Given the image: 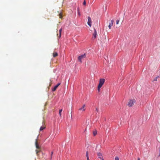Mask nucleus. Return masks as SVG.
<instances>
[{"label": "nucleus", "mask_w": 160, "mask_h": 160, "mask_svg": "<svg viewBox=\"0 0 160 160\" xmlns=\"http://www.w3.org/2000/svg\"><path fill=\"white\" fill-rule=\"evenodd\" d=\"M45 128L44 127H43L42 126H41L40 128V131H42V130L44 129Z\"/></svg>", "instance_id": "2eb2a0df"}, {"label": "nucleus", "mask_w": 160, "mask_h": 160, "mask_svg": "<svg viewBox=\"0 0 160 160\" xmlns=\"http://www.w3.org/2000/svg\"><path fill=\"white\" fill-rule=\"evenodd\" d=\"M113 20H112L111 21V23H110L109 26H108V28H109V29H110L111 28V26H112V24H113Z\"/></svg>", "instance_id": "9d476101"}, {"label": "nucleus", "mask_w": 160, "mask_h": 160, "mask_svg": "<svg viewBox=\"0 0 160 160\" xmlns=\"http://www.w3.org/2000/svg\"><path fill=\"white\" fill-rule=\"evenodd\" d=\"M38 137H38H37V138L35 139V145L36 148L37 149H39L40 148V147L37 142Z\"/></svg>", "instance_id": "20e7f679"}, {"label": "nucleus", "mask_w": 160, "mask_h": 160, "mask_svg": "<svg viewBox=\"0 0 160 160\" xmlns=\"http://www.w3.org/2000/svg\"><path fill=\"white\" fill-rule=\"evenodd\" d=\"M59 17H60V18H62V13H60Z\"/></svg>", "instance_id": "412c9836"}, {"label": "nucleus", "mask_w": 160, "mask_h": 160, "mask_svg": "<svg viewBox=\"0 0 160 160\" xmlns=\"http://www.w3.org/2000/svg\"><path fill=\"white\" fill-rule=\"evenodd\" d=\"M119 21V20H117L116 22V23L117 24H118Z\"/></svg>", "instance_id": "5701e85b"}, {"label": "nucleus", "mask_w": 160, "mask_h": 160, "mask_svg": "<svg viewBox=\"0 0 160 160\" xmlns=\"http://www.w3.org/2000/svg\"><path fill=\"white\" fill-rule=\"evenodd\" d=\"M97 156L98 158H100L102 160H104L103 158L102 154L100 152H98L97 153Z\"/></svg>", "instance_id": "39448f33"}, {"label": "nucleus", "mask_w": 160, "mask_h": 160, "mask_svg": "<svg viewBox=\"0 0 160 160\" xmlns=\"http://www.w3.org/2000/svg\"><path fill=\"white\" fill-rule=\"evenodd\" d=\"M77 11H78V15L79 16H80V11H79V8H77Z\"/></svg>", "instance_id": "ddd939ff"}, {"label": "nucleus", "mask_w": 160, "mask_h": 160, "mask_svg": "<svg viewBox=\"0 0 160 160\" xmlns=\"http://www.w3.org/2000/svg\"><path fill=\"white\" fill-rule=\"evenodd\" d=\"M58 53L56 52H55L53 54V56L54 57H55L56 56H58Z\"/></svg>", "instance_id": "f8f14e48"}, {"label": "nucleus", "mask_w": 160, "mask_h": 160, "mask_svg": "<svg viewBox=\"0 0 160 160\" xmlns=\"http://www.w3.org/2000/svg\"><path fill=\"white\" fill-rule=\"evenodd\" d=\"M60 83H58V84H57L56 85L58 87L59 85H60Z\"/></svg>", "instance_id": "a878e982"}, {"label": "nucleus", "mask_w": 160, "mask_h": 160, "mask_svg": "<svg viewBox=\"0 0 160 160\" xmlns=\"http://www.w3.org/2000/svg\"><path fill=\"white\" fill-rule=\"evenodd\" d=\"M36 153L37 154V155H38V153L39 152H40V151H38V150H36Z\"/></svg>", "instance_id": "a211bd4d"}, {"label": "nucleus", "mask_w": 160, "mask_h": 160, "mask_svg": "<svg viewBox=\"0 0 160 160\" xmlns=\"http://www.w3.org/2000/svg\"><path fill=\"white\" fill-rule=\"evenodd\" d=\"M105 81V80L104 78L100 79L98 85L102 86Z\"/></svg>", "instance_id": "7ed1b4c3"}, {"label": "nucleus", "mask_w": 160, "mask_h": 160, "mask_svg": "<svg viewBox=\"0 0 160 160\" xmlns=\"http://www.w3.org/2000/svg\"><path fill=\"white\" fill-rule=\"evenodd\" d=\"M53 154V152H51V158H52Z\"/></svg>", "instance_id": "393cba45"}, {"label": "nucleus", "mask_w": 160, "mask_h": 160, "mask_svg": "<svg viewBox=\"0 0 160 160\" xmlns=\"http://www.w3.org/2000/svg\"><path fill=\"white\" fill-rule=\"evenodd\" d=\"M86 156L87 158V157H89L88 156V151H87L86 152Z\"/></svg>", "instance_id": "f3484780"}, {"label": "nucleus", "mask_w": 160, "mask_h": 160, "mask_svg": "<svg viewBox=\"0 0 160 160\" xmlns=\"http://www.w3.org/2000/svg\"><path fill=\"white\" fill-rule=\"evenodd\" d=\"M87 160H89V157H87Z\"/></svg>", "instance_id": "c756f323"}, {"label": "nucleus", "mask_w": 160, "mask_h": 160, "mask_svg": "<svg viewBox=\"0 0 160 160\" xmlns=\"http://www.w3.org/2000/svg\"><path fill=\"white\" fill-rule=\"evenodd\" d=\"M138 160H140V158H138Z\"/></svg>", "instance_id": "7c9ffc66"}, {"label": "nucleus", "mask_w": 160, "mask_h": 160, "mask_svg": "<svg viewBox=\"0 0 160 160\" xmlns=\"http://www.w3.org/2000/svg\"><path fill=\"white\" fill-rule=\"evenodd\" d=\"M96 111L97 112H98L99 111V109H98V108H96Z\"/></svg>", "instance_id": "bb28decb"}, {"label": "nucleus", "mask_w": 160, "mask_h": 160, "mask_svg": "<svg viewBox=\"0 0 160 160\" xmlns=\"http://www.w3.org/2000/svg\"><path fill=\"white\" fill-rule=\"evenodd\" d=\"M83 4L84 5H86V1L84 0L83 2Z\"/></svg>", "instance_id": "4be33fe9"}, {"label": "nucleus", "mask_w": 160, "mask_h": 160, "mask_svg": "<svg viewBox=\"0 0 160 160\" xmlns=\"http://www.w3.org/2000/svg\"><path fill=\"white\" fill-rule=\"evenodd\" d=\"M42 154H43V153L42 152Z\"/></svg>", "instance_id": "2f4dec72"}, {"label": "nucleus", "mask_w": 160, "mask_h": 160, "mask_svg": "<svg viewBox=\"0 0 160 160\" xmlns=\"http://www.w3.org/2000/svg\"><path fill=\"white\" fill-rule=\"evenodd\" d=\"M85 104H84L79 109V110L80 111H84L85 110Z\"/></svg>", "instance_id": "6e6552de"}, {"label": "nucleus", "mask_w": 160, "mask_h": 160, "mask_svg": "<svg viewBox=\"0 0 160 160\" xmlns=\"http://www.w3.org/2000/svg\"><path fill=\"white\" fill-rule=\"evenodd\" d=\"M88 24L90 27H91L92 25V21L90 17H88Z\"/></svg>", "instance_id": "423d86ee"}, {"label": "nucleus", "mask_w": 160, "mask_h": 160, "mask_svg": "<svg viewBox=\"0 0 160 160\" xmlns=\"http://www.w3.org/2000/svg\"><path fill=\"white\" fill-rule=\"evenodd\" d=\"M115 160H119L118 157V156H116L115 158Z\"/></svg>", "instance_id": "aec40b11"}, {"label": "nucleus", "mask_w": 160, "mask_h": 160, "mask_svg": "<svg viewBox=\"0 0 160 160\" xmlns=\"http://www.w3.org/2000/svg\"><path fill=\"white\" fill-rule=\"evenodd\" d=\"M97 134L96 131H94L93 132V134L94 136H95Z\"/></svg>", "instance_id": "6ab92c4d"}, {"label": "nucleus", "mask_w": 160, "mask_h": 160, "mask_svg": "<svg viewBox=\"0 0 160 160\" xmlns=\"http://www.w3.org/2000/svg\"><path fill=\"white\" fill-rule=\"evenodd\" d=\"M58 87V86L56 85H55L54 87L52 88V91L53 92L55 91L56 90Z\"/></svg>", "instance_id": "1a4fd4ad"}, {"label": "nucleus", "mask_w": 160, "mask_h": 160, "mask_svg": "<svg viewBox=\"0 0 160 160\" xmlns=\"http://www.w3.org/2000/svg\"><path fill=\"white\" fill-rule=\"evenodd\" d=\"M62 28H61L59 30V38H60L61 36V32H62Z\"/></svg>", "instance_id": "9b49d317"}, {"label": "nucleus", "mask_w": 160, "mask_h": 160, "mask_svg": "<svg viewBox=\"0 0 160 160\" xmlns=\"http://www.w3.org/2000/svg\"><path fill=\"white\" fill-rule=\"evenodd\" d=\"M94 33L93 34V38H95L97 37V35L96 30L95 28L94 29Z\"/></svg>", "instance_id": "0eeeda50"}, {"label": "nucleus", "mask_w": 160, "mask_h": 160, "mask_svg": "<svg viewBox=\"0 0 160 160\" xmlns=\"http://www.w3.org/2000/svg\"><path fill=\"white\" fill-rule=\"evenodd\" d=\"M62 109H60L59 110V115H60V116L61 115V113H62Z\"/></svg>", "instance_id": "dca6fc26"}, {"label": "nucleus", "mask_w": 160, "mask_h": 160, "mask_svg": "<svg viewBox=\"0 0 160 160\" xmlns=\"http://www.w3.org/2000/svg\"><path fill=\"white\" fill-rule=\"evenodd\" d=\"M159 77V76L158 77H156V78H155L154 79V81H157V78Z\"/></svg>", "instance_id": "b1692460"}, {"label": "nucleus", "mask_w": 160, "mask_h": 160, "mask_svg": "<svg viewBox=\"0 0 160 160\" xmlns=\"http://www.w3.org/2000/svg\"><path fill=\"white\" fill-rule=\"evenodd\" d=\"M159 155H158V157H160V147H159Z\"/></svg>", "instance_id": "cd10ccee"}, {"label": "nucleus", "mask_w": 160, "mask_h": 160, "mask_svg": "<svg viewBox=\"0 0 160 160\" xmlns=\"http://www.w3.org/2000/svg\"><path fill=\"white\" fill-rule=\"evenodd\" d=\"M71 119H72V112H71Z\"/></svg>", "instance_id": "c85d7f7f"}, {"label": "nucleus", "mask_w": 160, "mask_h": 160, "mask_svg": "<svg viewBox=\"0 0 160 160\" xmlns=\"http://www.w3.org/2000/svg\"><path fill=\"white\" fill-rule=\"evenodd\" d=\"M86 57V53H84L83 54H82L79 56L78 57V61L81 62H82V59L83 58H85Z\"/></svg>", "instance_id": "f257e3e1"}, {"label": "nucleus", "mask_w": 160, "mask_h": 160, "mask_svg": "<svg viewBox=\"0 0 160 160\" xmlns=\"http://www.w3.org/2000/svg\"><path fill=\"white\" fill-rule=\"evenodd\" d=\"M135 101H136L134 99H133V100H130L128 102V105L129 107H132V106L134 103L135 102Z\"/></svg>", "instance_id": "f03ea898"}, {"label": "nucleus", "mask_w": 160, "mask_h": 160, "mask_svg": "<svg viewBox=\"0 0 160 160\" xmlns=\"http://www.w3.org/2000/svg\"><path fill=\"white\" fill-rule=\"evenodd\" d=\"M102 87V86L98 85V91H99V92L100 91V88H101V87Z\"/></svg>", "instance_id": "4468645a"}]
</instances>
